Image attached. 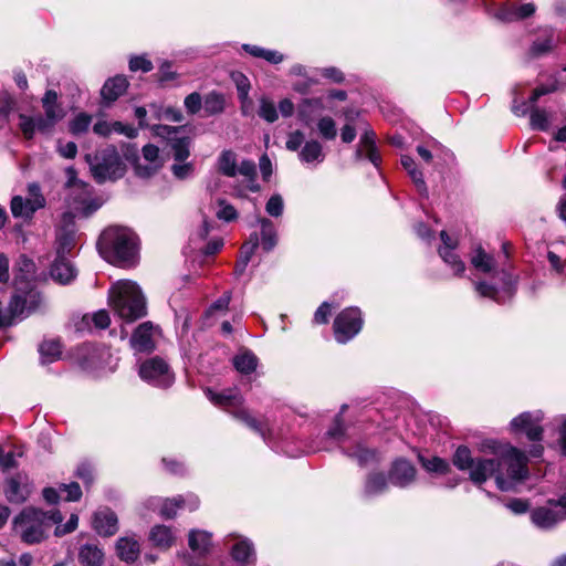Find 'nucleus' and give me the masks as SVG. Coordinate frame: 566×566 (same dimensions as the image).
I'll return each instance as SVG.
<instances>
[{"label":"nucleus","mask_w":566,"mask_h":566,"mask_svg":"<svg viewBox=\"0 0 566 566\" xmlns=\"http://www.w3.org/2000/svg\"><path fill=\"white\" fill-rule=\"evenodd\" d=\"M471 263L480 272L492 273L490 282L474 283V289L480 296L491 298L499 304H504L513 298L517 289L516 275L506 269L493 271L495 261L481 247L474 251Z\"/></svg>","instance_id":"nucleus-1"},{"label":"nucleus","mask_w":566,"mask_h":566,"mask_svg":"<svg viewBox=\"0 0 566 566\" xmlns=\"http://www.w3.org/2000/svg\"><path fill=\"white\" fill-rule=\"evenodd\" d=\"M346 406L342 407V411L335 416L331 428L319 439L313 451H332L339 449L348 458L356 460L360 467H365L376 461L377 454L374 449L366 448L360 442L352 443L347 428L344 424L342 412Z\"/></svg>","instance_id":"nucleus-2"},{"label":"nucleus","mask_w":566,"mask_h":566,"mask_svg":"<svg viewBox=\"0 0 566 566\" xmlns=\"http://www.w3.org/2000/svg\"><path fill=\"white\" fill-rule=\"evenodd\" d=\"M99 254L109 263L128 266L135 263L138 252L137 235L125 227L105 229L97 241Z\"/></svg>","instance_id":"nucleus-3"},{"label":"nucleus","mask_w":566,"mask_h":566,"mask_svg":"<svg viewBox=\"0 0 566 566\" xmlns=\"http://www.w3.org/2000/svg\"><path fill=\"white\" fill-rule=\"evenodd\" d=\"M109 305L124 322L132 323L147 314L146 300L133 281H118L109 290Z\"/></svg>","instance_id":"nucleus-4"},{"label":"nucleus","mask_w":566,"mask_h":566,"mask_svg":"<svg viewBox=\"0 0 566 566\" xmlns=\"http://www.w3.org/2000/svg\"><path fill=\"white\" fill-rule=\"evenodd\" d=\"M496 471L491 476L501 491H511L517 482L528 475L527 457L515 447L506 446L499 459H494Z\"/></svg>","instance_id":"nucleus-5"},{"label":"nucleus","mask_w":566,"mask_h":566,"mask_svg":"<svg viewBox=\"0 0 566 566\" xmlns=\"http://www.w3.org/2000/svg\"><path fill=\"white\" fill-rule=\"evenodd\" d=\"M206 396L212 403L221 407L237 420L243 422L250 429L259 433L264 441L268 440L265 424L249 413L243 406V397L237 389L229 388L221 392H214L208 388L206 390Z\"/></svg>","instance_id":"nucleus-6"},{"label":"nucleus","mask_w":566,"mask_h":566,"mask_svg":"<svg viewBox=\"0 0 566 566\" xmlns=\"http://www.w3.org/2000/svg\"><path fill=\"white\" fill-rule=\"evenodd\" d=\"M65 174L67 177L65 184L67 190L65 201L69 208L85 217L91 216L101 207V202L92 198V187L77 179L76 171L73 167L66 168Z\"/></svg>","instance_id":"nucleus-7"},{"label":"nucleus","mask_w":566,"mask_h":566,"mask_svg":"<svg viewBox=\"0 0 566 566\" xmlns=\"http://www.w3.org/2000/svg\"><path fill=\"white\" fill-rule=\"evenodd\" d=\"M15 532L27 544L42 542L50 530L46 512L34 507H25L14 520Z\"/></svg>","instance_id":"nucleus-8"},{"label":"nucleus","mask_w":566,"mask_h":566,"mask_svg":"<svg viewBox=\"0 0 566 566\" xmlns=\"http://www.w3.org/2000/svg\"><path fill=\"white\" fill-rule=\"evenodd\" d=\"M44 115H19V128L27 140H32L35 133L49 135L55 125L64 117V111L60 104L43 106Z\"/></svg>","instance_id":"nucleus-9"},{"label":"nucleus","mask_w":566,"mask_h":566,"mask_svg":"<svg viewBox=\"0 0 566 566\" xmlns=\"http://www.w3.org/2000/svg\"><path fill=\"white\" fill-rule=\"evenodd\" d=\"M452 462L460 471H468L470 480L475 484L484 483L496 471L494 459L473 458L465 446L457 448Z\"/></svg>","instance_id":"nucleus-10"},{"label":"nucleus","mask_w":566,"mask_h":566,"mask_svg":"<svg viewBox=\"0 0 566 566\" xmlns=\"http://www.w3.org/2000/svg\"><path fill=\"white\" fill-rule=\"evenodd\" d=\"M92 175L98 184L116 180L124 174L122 159L115 148L108 147L87 158Z\"/></svg>","instance_id":"nucleus-11"},{"label":"nucleus","mask_w":566,"mask_h":566,"mask_svg":"<svg viewBox=\"0 0 566 566\" xmlns=\"http://www.w3.org/2000/svg\"><path fill=\"white\" fill-rule=\"evenodd\" d=\"M139 376L151 386L168 388L175 381V375L165 359L151 357L139 366Z\"/></svg>","instance_id":"nucleus-12"},{"label":"nucleus","mask_w":566,"mask_h":566,"mask_svg":"<svg viewBox=\"0 0 566 566\" xmlns=\"http://www.w3.org/2000/svg\"><path fill=\"white\" fill-rule=\"evenodd\" d=\"M363 327L361 312L358 307L343 310L334 319L333 328L335 339L345 344L354 338Z\"/></svg>","instance_id":"nucleus-13"},{"label":"nucleus","mask_w":566,"mask_h":566,"mask_svg":"<svg viewBox=\"0 0 566 566\" xmlns=\"http://www.w3.org/2000/svg\"><path fill=\"white\" fill-rule=\"evenodd\" d=\"M533 524L542 530H551L566 520V494L558 500H549L548 506H539L531 512Z\"/></svg>","instance_id":"nucleus-14"},{"label":"nucleus","mask_w":566,"mask_h":566,"mask_svg":"<svg viewBox=\"0 0 566 566\" xmlns=\"http://www.w3.org/2000/svg\"><path fill=\"white\" fill-rule=\"evenodd\" d=\"M543 419L544 413L541 410L524 411L511 420L510 430L513 433H525L530 441L538 442L544 433Z\"/></svg>","instance_id":"nucleus-15"},{"label":"nucleus","mask_w":566,"mask_h":566,"mask_svg":"<svg viewBox=\"0 0 566 566\" xmlns=\"http://www.w3.org/2000/svg\"><path fill=\"white\" fill-rule=\"evenodd\" d=\"M180 128L172 127L168 125H154L153 133L156 136L167 138L170 143V148L172 151V157L175 161H186V159L190 156V143L191 139L189 137H178Z\"/></svg>","instance_id":"nucleus-16"},{"label":"nucleus","mask_w":566,"mask_h":566,"mask_svg":"<svg viewBox=\"0 0 566 566\" xmlns=\"http://www.w3.org/2000/svg\"><path fill=\"white\" fill-rule=\"evenodd\" d=\"M559 34L553 27H539L532 41L527 55L531 59H539L552 53L559 43Z\"/></svg>","instance_id":"nucleus-17"},{"label":"nucleus","mask_w":566,"mask_h":566,"mask_svg":"<svg viewBox=\"0 0 566 566\" xmlns=\"http://www.w3.org/2000/svg\"><path fill=\"white\" fill-rule=\"evenodd\" d=\"M512 111L516 116H525L530 113V124L532 129L546 132L551 127L552 115L544 108L528 104L526 101L518 103L513 101Z\"/></svg>","instance_id":"nucleus-18"},{"label":"nucleus","mask_w":566,"mask_h":566,"mask_svg":"<svg viewBox=\"0 0 566 566\" xmlns=\"http://www.w3.org/2000/svg\"><path fill=\"white\" fill-rule=\"evenodd\" d=\"M163 166L159 148L148 144L143 147L142 157L135 163V172L140 178H149L155 175Z\"/></svg>","instance_id":"nucleus-19"},{"label":"nucleus","mask_w":566,"mask_h":566,"mask_svg":"<svg viewBox=\"0 0 566 566\" xmlns=\"http://www.w3.org/2000/svg\"><path fill=\"white\" fill-rule=\"evenodd\" d=\"M76 243V226L71 213H64L61 226L56 233V253L66 255L75 247Z\"/></svg>","instance_id":"nucleus-20"},{"label":"nucleus","mask_w":566,"mask_h":566,"mask_svg":"<svg viewBox=\"0 0 566 566\" xmlns=\"http://www.w3.org/2000/svg\"><path fill=\"white\" fill-rule=\"evenodd\" d=\"M416 468L406 459H397L392 462L388 478L392 485L397 488H408L416 480Z\"/></svg>","instance_id":"nucleus-21"},{"label":"nucleus","mask_w":566,"mask_h":566,"mask_svg":"<svg viewBox=\"0 0 566 566\" xmlns=\"http://www.w3.org/2000/svg\"><path fill=\"white\" fill-rule=\"evenodd\" d=\"M31 489L28 476L23 473L7 479L4 494L10 503L21 504L30 495Z\"/></svg>","instance_id":"nucleus-22"},{"label":"nucleus","mask_w":566,"mask_h":566,"mask_svg":"<svg viewBox=\"0 0 566 566\" xmlns=\"http://www.w3.org/2000/svg\"><path fill=\"white\" fill-rule=\"evenodd\" d=\"M440 238L442 245L439 248V255L442 258L444 263L450 266L455 275H461L465 270V265L455 253L457 241L450 238L447 231H441Z\"/></svg>","instance_id":"nucleus-23"},{"label":"nucleus","mask_w":566,"mask_h":566,"mask_svg":"<svg viewBox=\"0 0 566 566\" xmlns=\"http://www.w3.org/2000/svg\"><path fill=\"white\" fill-rule=\"evenodd\" d=\"M93 527L101 536H113L118 531L117 515L108 507L98 509L94 513Z\"/></svg>","instance_id":"nucleus-24"},{"label":"nucleus","mask_w":566,"mask_h":566,"mask_svg":"<svg viewBox=\"0 0 566 566\" xmlns=\"http://www.w3.org/2000/svg\"><path fill=\"white\" fill-rule=\"evenodd\" d=\"M153 324L150 322L142 323L130 337V346L139 353H149L154 349Z\"/></svg>","instance_id":"nucleus-25"},{"label":"nucleus","mask_w":566,"mask_h":566,"mask_svg":"<svg viewBox=\"0 0 566 566\" xmlns=\"http://www.w3.org/2000/svg\"><path fill=\"white\" fill-rule=\"evenodd\" d=\"M536 11L534 3H524L516 6L513 3L503 4L496 12V18L504 22H513L526 19Z\"/></svg>","instance_id":"nucleus-26"},{"label":"nucleus","mask_w":566,"mask_h":566,"mask_svg":"<svg viewBox=\"0 0 566 566\" xmlns=\"http://www.w3.org/2000/svg\"><path fill=\"white\" fill-rule=\"evenodd\" d=\"M116 554L125 563L136 562L140 555L139 542L134 535L119 537L116 542Z\"/></svg>","instance_id":"nucleus-27"},{"label":"nucleus","mask_w":566,"mask_h":566,"mask_svg":"<svg viewBox=\"0 0 566 566\" xmlns=\"http://www.w3.org/2000/svg\"><path fill=\"white\" fill-rule=\"evenodd\" d=\"M50 273L52 279L61 284H67L76 276V270L72 262L66 259V255L59 254L51 266Z\"/></svg>","instance_id":"nucleus-28"},{"label":"nucleus","mask_w":566,"mask_h":566,"mask_svg":"<svg viewBox=\"0 0 566 566\" xmlns=\"http://www.w3.org/2000/svg\"><path fill=\"white\" fill-rule=\"evenodd\" d=\"M389 482L382 472H370L364 483L363 496L371 499L381 495L387 491Z\"/></svg>","instance_id":"nucleus-29"},{"label":"nucleus","mask_w":566,"mask_h":566,"mask_svg":"<svg viewBox=\"0 0 566 566\" xmlns=\"http://www.w3.org/2000/svg\"><path fill=\"white\" fill-rule=\"evenodd\" d=\"M148 538L155 547L167 551L175 544L176 532L169 526L159 524L151 527Z\"/></svg>","instance_id":"nucleus-30"},{"label":"nucleus","mask_w":566,"mask_h":566,"mask_svg":"<svg viewBox=\"0 0 566 566\" xmlns=\"http://www.w3.org/2000/svg\"><path fill=\"white\" fill-rule=\"evenodd\" d=\"M128 87V81L123 75H116L112 78H108L102 90L101 96L103 101L107 104L116 101L120 95H123Z\"/></svg>","instance_id":"nucleus-31"},{"label":"nucleus","mask_w":566,"mask_h":566,"mask_svg":"<svg viewBox=\"0 0 566 566\" xmlns=\"http://www.w3.org/2000/svg\"><path fill=\"white\" fill-rule=\"evenodd\" d=\"M185 502V499L181 495H178L174 499H159V497H150L147 500L146 504L149 509L156 510L160 507V515L165 518L175 517L177 510L181 509V503Z\"/></svg>","instance_id":"nucleus-32"},{"label":"nucleus","mask_w":566,"mask_h":566,"mask_svg":"<svg viewBox=\"0 0 566 566\" xmlns=\"http://www.w3.org/2000/svg\"><path fill=\"white\" fill-rule=\"evenodd\" d=\"M323 109L324 104L322 98H304L297 106V116L304 125L310 126L315 115Z\"/></svg>","instance_id":"nucleus-33"},{"label":"nucleus","mask_w":566,"mask_h":566,"mask_svg":"<svg viewBox=\"0 0 566 566\" xmlns=\"http://www.w3.org/2000/svg\"><path fill=\"white\" fill-rule=\"evenodd\" d=\"M77 559L81 566H103L104 552L95 544H84L80 547Z\"/></svg>","instance_id":"nucleus-34"},{"label":"nucleus","mask_w":566,"mask_h":566,"mask_svg":"<svg viewBox=\"0 0 566 566\" xmlns=\"http://www.w3.org/2000/svg\"><path fill=\"white\" fill-rule=\"evenodd\" d=\"M298 158L302 163L307 165H318L324 161L325 154L323 151V146L317 140H308L304 143V146L298 153Z\"/></svg>","instance_id":"nucleus-35"},{"label":"nucleus","mask_w":566,"mask_h":566,"mask_svg":"<svg viewBox=\"0 0 566 566\" xmlns=\"http://www.w3.org/2000/svg\"><path fill=\"white\" fill-rule=\"evenodd\" d=\"M232 558L241 566H248L255 562L253 544L249 539L237 542L231 549Z\"/></svg>","instance_id":"nucleus-36"},{"label":"nucleus","mask_w":566,"mask_h":566,"mask_svg":"<svg viewBox=\"0 0 566 566\" xmlns=\"http://www.w3.org/2000/svg\"><path fill=\"white\" fill-rule=\"evenodd\" d=\"M188 544L197 555H206L211 546V534L202 530H191L188 536Z\"/></svg>","instance_id":"nucleus-37"},{"label":"nucleus","mask_w":566,"mask_h":566,"mask_svg":"<svg viewBox=\"0 0 566 566\" xmlns=\"http://www.w3.org/2000/svg\"><path fill=\"white\" fill-rule=\"evenodd\" d=\"M258 222L261 228V247L265 252H270L277 244L276 228L268 218H259Z\"/></svg>","instance_id":"nucleus-38"},{"label":"nucleus","mask_w":566,"mask_h":566,"mask_svg":"<svg viewBox=\"0 0 566 566\" xmlns=\"http://www.w3.org/2000/svg\"><path fill=\"white\" fill-rule=\"evenodd\" d=\"M258 244L259 238L256 234H253L250 237V241L242 245L240 258L234 268V274L237 277H240L244 273Z\"/></svg>","instance_id":"nucleus-39"},{"label":"nucleus","mask_w":566,"mask_h":566,"mask_svg":"<svg viewBox=\"0 0 566 566\" xmlns=\"http://www.w3.org/2000/svg\"><path fill=\"white\" fill-rule=\"evenodd\" d=\"M35 264L25 255H20L14 265V284L28 282L34 274Z\"/></svg>","instance_id":"nucleus-40"},{"label":"nucleus","mask_w":566,"mask_h":566,"mask_svg":"<svg viewBox=\"0 0 566 566\" xmlns=\"http://www.w3.org/2000/svg\"><path fill=\"white\" fill-rule=\"evenodd\" d=\"M258 357L250 350L239 353L233 357L234 368L244 375L253 373L258 367Z\"/></svg>","instance_id":"nucleus-41"},{"label":"nucleus","mask_w":566,"mask_h":566,"mask_svg":"<svg viewBox=\"0 0 566 566\" xmlns=\"http://www.w3.org/2000/svg\"><path fill=\"white\" fill-rule=\"evenodd\" d=\"M226 101L221 93L212 91L203 99V109L208 116L221 114L224 111Z\"/></svg>","instance_id":"nucleus-42"},{"label":"nucleus","mask_w":566,"mask_h":566,"mask_svg":"<svg viewBox=\"0 0 566 566\" xmlns=\"http://www.w3.org/2000/svg\"><path fill=\"white\" fill-rule=\"evenodd\" d=\"M36 210L38 208H34L30 200L21 196H14L11 199V212L14 218H31Z\"/></svg>","instance_id":"nucleus-43"},{"label":"nucleus","mask_w":566,"mask_h":566,"mask_svg":"<svg viewBox=\"0 0 566 566\" xmlns=\"http://www.w3.org/2000/svg\"><path fill=\"white\" fill-rule=\"evenodd\" d=\"M218 167L222 175L227 177H235L237 169V155L232 150H223L218 159Z\"/></svg>","instance_id":"nucleus-44"},{"label":"nucleus","mask_w":566,"mask_h":566,"mask_svg":"<svg viewBox=\"0 0 566 566\" xmlns=\"http://www.w3.org/2000/svg\"><path fill=\"white\" fill-rule=\"evenodd\" d=\"M418 460L421 463V465L423 467V469L430 473L447 474L450 471L449 462L442 458H439V457L426 458V457L419 454Z\"/></svg>","instance_id":"nucleus-45"},{"label":"nucleus","mask_w":566,"mask_h":566,"mask_svg":"<svg viewBox=\"0 0 566 566\" xmlns=\"http://www.w3.org/2000/svg\"><path fill=\"white\" fill-rule=\"evenodd\" d=\"M42 364H50L61 356V344L57 340H44L39 347Z\"/></svg>","instance_id":"nucleus-46"},{"label":"nucleus","mask_w":566,"mask_h":566,"mask_svg":"<svg viewBox=\"0 0 566 566\" xmlns=\"http://www.w3.org/2000/svg\"><path fill=\"white\" fill-rule=\"evenodd\" d=\"M258 115L265 122L272 124L279 119V112L274 102L265 95L259 98Z\"/></svg>","instance_id":"nucleus-47"},{"label":"nucleus","mask_w":566,"mask_h":566,"mask_svg":"<svg viewBox=\"0 0 566 566\" xmlns=\"http://www.w3.org/2000/svg\"><path fill=\"white\" fill-rule=\"evenodd\" d=\"M317 129L322 138L333 140L337 136L336 123L329 116H324L317 122Z\"/></svg>","instance_id":"nucleus-48"},{"label":"nucleus","mask_w":566,"mask_h":566,"mask_svg":"<svg viewBox=\"0 0 566 566\" xmlns=\"http://www.w3.org/2000/svg\"><path fill=\"white\" fill-rule=\"evenodd\" d=\"M92 123V116L86 113L77 114L70 123V132L74 135H80L87 132Z\"/></svg>","instance_id":"nucleus-49"},{"label":"nucleus","mask_w":566,"mask_h":566,"mask_svg":"<svg viewBox=\"0 0 566 566\" xmlns=\"http://www.w3.org/2000/svg\"><path fill=\"white\" fill-rule=\"evenodd\" d=\"M231 301V292L227 291L216 300L206 311L207 316H212L217 313H226Z\"/></svg>","instance_id":"nucleus-50"},{"label":"nucleus","mask_w":566,"mask_h":566,"mask_svg":"<svg viewBox=\"0 0 566 566\" xmlns=\"http://www.w3.org/2000/svg\"><path fill=\"white\" fill-rule=\"evenodd\" d=\"M284 201L281 195L275 193L270 197L265 205V211L269 216L279 218L283 214Z\"/></svg>","instance_id":"nucleus-51"},{"label":"nucleus","mask_w":566,"mask_h":566,"mask_svg":"<svg viewBox=\"0 0 566 566\" xmlns=\"http://www.w3.org/2000/svg\"><path fill=\"white\" fill-rule=\"evenodd\" d=\"M219 209L216 212L218 219L230 222L238 218L235 208L223 199L218 200Z\"/></svg>","instance_id":"nucleus-52"},{"label":"nucleus","mask_w":566,"mask_h":566,"mask_svg":"<svg viewBox=\"0 0 566 566\" xmlns=\"http://www.w3.org/2000/svg\"><path fill=\"white\" fill-rule=\"evenodd\" d=\"M90 322H93L97 328L103 329V328L108 327V325L111 323V318H109L108 313L106 311L102 310V311L94 313L92 316H88V315L83 316V318H82L83 324L88 325Z\"/></svg>","instance_id":"nucleus-53"},{"label":"nucleus","mask_w":566,"mask_h":566,"mask_svg":"<svg viewBox=\"0 0 566 566\" xmlns=\"http://www.w3.org/2000/svg\"><path fill=\"white\" fill-rule=\"evenodd\" d=\"M25 308V300L20 295H13L10 300L8 315H10V319L13 323L14 318L24 314Z\"/></svg>","instance_id":"nucleus-54"},{"label":"nucleus","mask_w":566,"mask_h":566,"mask_svg":"<svg viewBox=\"0 0 566 566\" xmlns=\"http://www.w3.org/2000/svg\"><path fill=\"white\" fill-rule=\"evenodd\" d=\"M184 105L188 114L195 115L201 109L203 101L199 93L193 92L186 96Z\"/></svg>","instance_id":"nucleus-55"},{"label":"nucleus","mask_w":566,"mask_h":566,"mask_svg":"<svg viewBox=\"0 0 566 566\" xmlns=\"http://www.w3.org/2000/svg\"><path fill=\"white\" fill-rule=\"evenodd\" d=\"M59 490L65 493L64 500L69 502L78 501L82 496V490L77 482H71L69 484H61Z\"/></svg>","instance_id":"nucleus-56"},{"label":"nucleus","mask_w":566,"mask_h":566,"mask_svg":"<svg viewBox=\"0 0 566 566\" xmlns=\"http://www.w3.org/2000/svg\"><path fill=\"white\" fill-rule=\"evenodd\" d=\"M75 475L81 479L86 486L94 482V469L88 462H81L76 469Z\"/></svg>","instance_id":"nucleus-57"},{"label":"nucleus","mask_w":566,"mask_h":566,"mask_svg":"<svg viewBox=\"0 0 566 566\" xmlns=\"http://www.w3.org/2000/svg\"><path fill=\"white\" fill-rule=\"evenodd\" d=\"M129 70L133 72L142 71L147 73L153 70V63L145 55L133 56L129 60Z\"/></svg>","instance_id":"nucleus-58"},{"label":"nucleus","mask_w":566,"mask_h":566,"mask_svg":"<svg viewBox=\"0 0 566 566\" xmlns=\"http://www.w3.org/2000/svg\"><path fill=\"white\" fill-rule=\"evenodd\" d=\"M407 172L410 176V178L412 179V181H413L417 190L420 192V195L423 197H428V188H427L426 181L423 179L422 171L417 167V165Z\"/></svg>","instance_id":"nucleus-59"},{"label":"nucleus","mask_w":566,"mask_h":566,"mask_svg":"<svg viewBox=\"0 0 566 566\" xmlns=\"http://www.w3.org/2000/svg\"><path fill=\"white\" fill-rule=\"evenodd\" d=\"M28 191L30 195V202L34 206V208H43L45 206V199L41 193V188L36 182L29 184Z\"/></svg>","instance_id":"nucleus-60"},{"label":"nucleus","mask_w":566,"mask_h":566,"mask_svg":"<svg viewBox=\"0 0 566 566\" xmlns=\"http://www.w3.org/2000/svg\"><path fill=\"white\" fill-rule=\"evenodd\" d=\"M171 171L177 179H180V180L187 179L188 177H190L192 175L193 165L191 163L176 161L171 166Z\"/></svg>","instance_id":"nucleus-61"},{"label":"nucleus","mask_w":566,"mask_h":566,"mask_svg":"<svg viewBox=\"0 0 566 566\" xmlns=\"http://www.w3.org/2000/svg\"><path fill=\"white\" fill-rule=\"evenodd\" d=\"M440 147L441 145L437 140L432 139L430 142V148L426 147L424 145H418L416 150L418 155L421 157V159L429 164L433 158L432 150H437Z\"/></svg>","instance_id":"nucleus-62"},{"label":"nucleus","mask_w":566,"mask_h":566,"mask_svg":"<svg viewBox=\"0 0 566 566\" xmlns=\"http://www.w3.org/2000/svg\"><path fill=\"white\" fill-rule=\"evenodd\" d=\"M304 139L305 136L301 130H294L287 135L286 148L291 151H296L304 143Z\"/></svg>","instance_id":"nucleus-63"},{"label":"nucleus","mask_w":566,"mask_h":566,"mask_svg":"<svg viewBox=\"0 0 566 566\" xmlns=\"http://www.w3.org/2000/svg\"><path fill=\"white\" fill-rule=\"evenodd\" d=\"M332 305L328 302H323L314 314V322L316 324H326L331 316Z\"/></svg>","instance_id":"nucleus-64"}]
</instances>
